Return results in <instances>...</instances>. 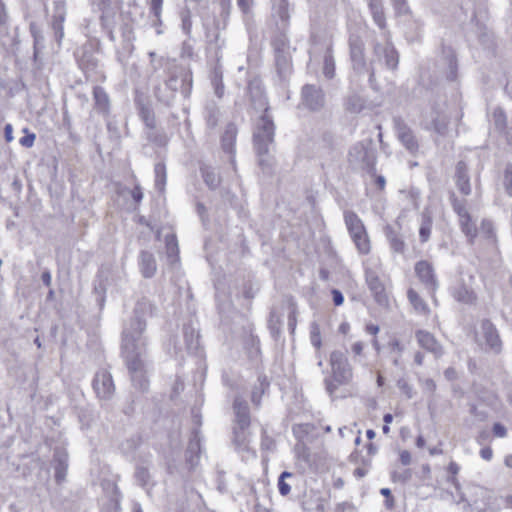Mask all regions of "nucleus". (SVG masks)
<instances>
[{"label":"nucleus","mask_w":512,"mask_h":512,"mask_svg":"<svg viewBox=\"0 0 512 512\" xmlns=\"http://www.w3.org/2000/svg\"><path fill=\"white\" fill-rule=\"evenodd\" d=\"M131 196L134 199V201L137 202V203H139L142 200L143 192H142V189H141V187L139 185H136L132 189Z\"/></svg>","instance_id":"338daca9"},{"label":"nucleus","mask_w":512,"mask_h":512,"mask_svg":"<svg viewBox=\"0 0 512 512\" xmlns=\"http://www.w3.org/2000/svg\"><path fill=\"white\" fill-rule=\"evenodd\" d=\"M205 183L210 188H216L220 183L219 175L214 170L204 169L202 171Z\"/></svg>","instance_id":"c03bdc74"},{"label":"nucleus","mask_w":512,"mask_h":512,"mask_svg":"<svg viewBox=\"0 0 512 512\" xmlns=\"http://www.w3.org/2000/svg\"><path fill=\"white\" fill-rule=\"evenodd\" d=\"M237 3L244 13H248L253 5V0H237Z\"/></svg>","instance_id":"774afa93"},{"label":"nucleus","mask_w":512,"mask_h":512,"mask_svg":"<svg viewBox=\"0 0 512 512\" xmlns=\"http://www.w3.org/2000/svg\"><path fill=\"white\" fill-rule=\"evenodd\" d=\"M163 0H150V9L153 15L160 20V15L162 11Z\"/></svg>","instance_id":"6e6d98bb"},{"label":"nucleus","mask_w":512,"mask_h":512,"mask_svg":"<svg viewBox=\"0 0 512 512\" xmlns=\"http://www.w3.org/2000/svg\"><path fill=\"white\" fill-rule=\"evenodd\" d=\"M330 366L333 380L326 379V390L333 395L339 385L348 384L353 377V372L348 359L341 351H333L330 354Z\"/></svg>","instance_id":"7ed1b4c3"},{"label":"nucleus","mask_w":512,"mask_h":512,"mask_svg":"<svg viewBox=\"0 0 512 512\" xmlns=\"http://www.w3.org/2000/svg\"><path fill=\"white\" fill-rule=\"evenodd\" d=\"M237 136V128L233 123H230L226 126L225 132L222 136V147L223 149L230 153H234V144Z\"/></svg>","instance_id":"a878e982"},{"label":"nucleus","mask_w":512,"mask_h":512,"mask_svg":"<svg viewBox=\"0 0 512 512\" xmlns=\"http://www.w3.org/2000/svg\"><path fill=\"white\" fill-rule=\"evenodd\" d=\"M30 31H31V34H32V36L34 38L35 47H37L40 44L42 45L44 38L41 35L40 30L38 29L36 24L32 23L30 25Z\"/></svg>","instance_id":"4d7b16f0"},{"label":"nucleus","mask_w":512,"mask_h":512,"mask_svg":"<svg viewBox=\"0 0 512 512\" xmlns=\"http://www.w3.org/2000/svg\"><path fill=\"white\" fill-rule=\"evenodd\" d=\"M449 117L445 113L435 112L432 118V127L439 135H445L448 130Z\"/></svg>","instance_id":"2f4dec72"},{"label":"nucleus","mask_w":512,"mask_h":512,"mask_svg":"<svg viewBox=\"0 0 512 512\" xmlns=\"http://www.w3.org/2000/svg\"><path fill=\"white\" fill-rule=\"evenodd\" d=\"M335 72V62L330 51L324 55L323 73L327 78H332Z\"/></svg>","instance_id":"79ce46f5"},{"label":"nucleus","mask_w":512,"mask_h":512,"mask_svg":"<svg viewBox=\"0 0 512 512\" xmlns=\"http://www.w3.org/2000/svg\"><path fill=\"white\" fill-rule=\"evenodd\" d=\"M407 297L410 303L413 305L414 309L418 313L427 314L429 312L428 305L425 301L419 296V294L414 289H409L407 292Z\"/></svg>","instance_id":"72a5a7b5"},{"label":"nucleus","mask_w":512,"mask_h":512,"mask_svg":"<svg viewBox=\"0 0 512 512\" xmlns=\"http://www.w3.org/2000/svg\"><path fill=\"white\" fill-rule=\"evenodd\" d=\"M65 20V5L62 2L55 4V11L52 17V28L55 33V38L58 44H60L64 37L63 23Z\"/></svg>","instance_id":"a211bd4d"},{"label":"nucleus","mask_w":512,"mask_h":512,"mask_svg":"<svg viewBox=\"0 0 512 512\" xmlns=\"http://www.w3.org/2000/svg\"><path fill=\"white\" fill-rule=\"evenodd\" d=\"M412 477L410 469L394 470L391 474V478L394 482L407 483Z\"/></svg>","instance_id":"a18cd8bd"},{"label":"nucleus","mask_w":512,"mask_h":512,"mask_svg":"<svg viewBox=\"0 0 512 512\" xmlns=\"http://www.w3.org/2000/svg\"><path fill=\"white\" fill-rule=\"evenodd\" d=\"M415 338L421 348L433 354L436 358L443 355V347L432 333L426 330H417L415 332Z\"/></svg>","instance_id":"9d476101"},{"label":"nucleus","mask_w":512,"mask_h":512,"mask_svg":"<svg viewBox=\"0 0 512 512\" xmlns=\"http://www.w3.org/2000/svg\"><path fill=\"white\" fill-rule=\"evenodd\" d=\"M398 387L408 398L413 397L412 387L406 381H399Z\"/></svg>","instance_id":"680f3d73"},{"label":"nucleus","mask_w":512,"mask_h":512,"mask_svg":"<svg viewBox=\"0 0 512 512\" xmlns=\"http://www.w3.org/2000/svg\"><path fill=\"white\" fill-rule=\"evenodd\" d=\"M273 16L278 17L283 22L289 19V5L287 0H275L273 4Z\"/></svg>","instance_id":"58836bf2"},{"label":"nucleus","mask_w":512,"mask_h":512,"mask_svg":"<svg viewBox=\"0 0 512 512\" xmlns=\"http://www.w3.org/2000/svg\"><path fill=\"white\" fill-rule=\"evenodd\" d=\"M153 312L152 303L141 298L137 301L133 317L124 324L122 331V354L133 385L141 391L148 387L146 362V317Z\"/></svg>","instance_id":"f257e3e1"},{"label":"nucleus","mask_w":512,"mask_h":512,"mask_svg":"<svg viewBox=\"0 0 512 512\" xmlns=\"http://www.w3.org/2000/svg\"><path fill=\"white\" fill-rule=\"evenodd\" d=\"M455 182L456 186L462 194L469 195L471 193L468 167L464 161H459L456 165Z\"/></svg>","instance_id":"dca6fc26"},{"label":"nucleus","mask_w":512,"mask_h":512,"mask_svg":"<svg viewBox=\"0 0 512 512\" xmlns=\"http://www.w3.org/2000/svg\"><path fill=\"white\" fill-rule=\"evenodd\" d=\"M351 239L354 242V244L357 248V251L360 254L366 255V254L370 253L371 242H370V238H369V235L366 230L364 232H362L361 234H358L357 236L352 237Z\"/></svg>","instance_id":"473e14b6"},{"label":"nucleus","mask_w":512,"mask_h":512,"mask_svg":"<svg viewBox=\"0 0 512 512\" xmlns=\"http://www.w3.org/2000/svg\"><path fill=\"white\" fill-rule=\"evenodd\" d=\"M492 120L495 128L502 132L506 141L512 145V119L508 122L503 109L497 107L493 110Z\"/></svg>","instance_id":"4468645a"},{"label":"nucleus","mask_w":512,"mask_h":512,"mask_svg":"<svg viewBox=\"0 0 512 512\" xmlns=\"http://www.w3.org/2000/svg\"><path fill=\"white\" fill-rule=\"evenodd\" d=\"M168 71V78L165 81L166 86L171 89L172 91H177L178 86V79L182 80V86L187 85L185 88V92H188L192 83V77L191 73L189 71H186L180 67H178L176 64H174V67L172 69L167 70Z\"/></svg>","instance_id":"f8f14e48"},{"label":"nucleus","mask_w":512,"mask_h":512,"mask_svg":"<svg viewBox=\"0 0 512 512\" xmlns=\"http://www.w3.org/2000/svg\"><path fill=\"white\" fill-rule=\"evenodd\" d=\"M79 66L87 73L89 72L90 70H94L97 66V63L96 61L91 58L90 56L87 58V57H83L80 61H79Z\"/></svg>","instance_id":"5fc2aeb1"},{"label":"nucleus","mask_w":512,"mask_h":512,"mask_svg":"<svg viewBox=\"0 0 512 512\" xmlns=\"http://www.w3.org/2000/svg\"><path fill=\"white\" fill-rule=\"evenodd\" d=\"M344 221L351 238L366 230L362 220L353 211L344 212Z\"/></svg>","instance_id":"412c9836"},{"label":"nucleus","mask_w":512,"mask_h":512,"mask_svg":"<svg viewBox=\"0 0 512 512\" xmlns=\"http://www.w3.org/2000/svg\"><path fill=\"white\" fill-rule=\"evenodd\" d=\"M396 132L399 140L411 153L418 149V142L413 135V132L401 121H396Z\"/></svg>","instance_id":"2eb2a0df"},{"label":"nucleus","mask_w":512,"mask_h":512,"mask_svg":"<svg viewBox=\"0 0 512 512\" xmlns=\"http://www.w3.org/2000/svg\"><path fill=\"white\" fill-rule=\"evenodd\" d=\"M401 194L411 203L414 209H418L420 193L417 189L403 190Z\"/></svg>","instance_id":"09e8293b"},{"label":"nucleus","mask_w":512,"mask_h":512,"mask_svg":"<svg viewBox=\"0 0 512 512\" xmlns=\"http://www.w3.org/2000/svg\"><path fill=\"white\" fill-rule=\"evenodd\" d=\"M415 273L429 292L434 293L436 291L438 281L431 263L425 260L418 261L415 264Z\"/></svg>","instance_id":"1a4fd4ad"},{"label":"nucleus","mask_w":512,"mask_h":512,"mask_svg":"<svg viewBox=\"0 0 512 512\" xmlns=\"http://www.w3.org/2000/svg\"><path fill=\"white\" fill-rule=\"evenodd\" d=\"M452 295L456 301L464 304H473L476 300L474 292L462 283L453 288Z\"/></svg>","instance_id":"393cba45"},{"label":"nucleus","mask_w":512,"mask_h":512,"mask_svg":"<svg viewBox=\"0 0 512 512\" xmlns=\"http://www.w3.org/2000/svg\"><path fill=\"white\" fill-rule=\"evenodd\" d=\"M233 408L235 412V426L239 428H249L250 414L247 403L240 398H236Z\"/></svg>","instance_id":"f3484780"},{"label":"nucleus","mask_w":512,"mask_h":512,"mask_svg":"<svg viewBox=\"0 0 512 512\" xmlns=\"http://www.w3.org/2000/svg\"><path fill=\"white\" fill-rule=\"evenodd\" d=\"M68 456L64 451H55L54 463H55V479L58 483L62 482L66 476Z\"/></svg>","instance_id":"b1692460"},{"label":"nucleus","mask_w":512,"mask_h":512,"mask_svg":"<svg viewBox=\"0 0 512 512\" xmlns=\"http://www.w3.org/2000/svg\"><path fill=\"white\" fill-rule=\"evenodd\" d=\"M135 477L142 486L147 485L150 480L149 471L145 467H138L135 472Z\"/></svg>","instance_id":"603ef678"},{"label":"nucleus","mask_w":512,"mask_h":512,"mask_svg":"<svg viewBox=\"0 0 512 512\" xmlns=\"http://www.w3.org/2000/svg\"><path fill=\"white\" fill-rule=\"evenodd\" d=\"M447 64L449 67V73L447 75V78L451 81H454L456 79L457 62L455 55L452 52H449L447 56Z\"/></svg>","instance_id":"3c124183"},{"label":"nucleus","mask_w":512,"mask_h":512,"mask_svg":"<svg viewBox=\"0 0 512 512\" xmlns=\"http://www.w3.org/2000/svg\"><path fill=\"white\" fill-rule=\"evenodd\" d=\"M175 61L166 57H159L158 59H153V63L151 64V68L154 72L158 71L161 68L170 70L174 67Z\"/></svg>","instance_id":"37998d69"},{"label":"nucleus","mask_w":512,"mask_h":512,"mask_svg":"<svg viewBox=\"0 0 512 512\" xmlns=\"http://www.w3.org/2000/svg\"><path fill=\"white\" fill-rule=\"evenodd\" d=\"M7 14L3 2L0 0V34L5 32V22Z\"/></svg>","instance_id":"052dcab7"},{"label":"nucleus","mask_w":512,"mask_h":512,"mask_svg":"<svg viewBox=\"0 0 512 512\" xmlns=\"http://www.w3.org/2000/svg\"><path fill=\"white\" fill-rule=\"evenodd\" d=\"M453 209L457 213L459 219L463 218V216L470 215L465 207V205L458 200L454 199L453 201Z\"/></svg>","instance_id":"13d9d810"},{"label":"nucleus","mask_w":512,"mask_h":512,"mask_svg":"<svg viewBox=\"0 0 512 512\" xmlns=\"http://www.w3.org/2000/svg\"><path fill=\"white\" fill-rule=\"evenodd\" d=\"M249 432L248 428L234 427V445L240 451L249 450Z\"/></svg>","instance_id":"c756f323"},{"label":"nucleus","mask_w":512,"mask_h":512,"mask_svg":"<svg viewBox=\"0 0 512 512\" xmlns=\"http://www.w3.org/2000/svg\"><path fill=\"white\" fill-rule=\"evenodd\" d=\"M325 504V499L318 494H313L303 502V509L305 512H325Z\"/></svg>","instance_id":"c85d7f7f"},{"label":"nucleus","mask_w":512,"mask_h":512,"mask_svg":"<svg viewBox=\"0 0 512 512\" xmlns=\"http://www.w3.org/2000/svg\"><path fill=\"white\" fill-rule=\"evenodd\" d=\"M139 116L141 117V119L143 120V122L145 123V125L148 128L154 129L156 127V120H155L154 112L149 106H147L143 103H140L139 104Z\"/></svg>","instance_id":"4c0bfd02"},{"label":"nucleus","mask_w":512,"mask_h":512,"mask_svg":"<svg viewBox=\"0 0 512 512\" xmlns=\"http://www.w3.org/2000/svg\"><path fill=\"white\" fill-rule=\"evenodd\" d=\"M462 232L469 238L470 241L477 235V228L471 220V216H463L459 219Z\"/></svg>","instance_id":"ea45409f"},{"label":"nucleus","mask_w":512,"mask_h":512,"mask_svg":"<svg viewBox=\"0 0 512 512\" xmlns=\"http://www.w3.org/2000/svg\"><path fill=\"white\" fill-rule=\"evenodd\" d=\"M218 111L216 108H213L209 110V113L207 115V124L211 127L216 126L218 118H217Z\"/></svg>","instance_id":"e2e57ef3"},{"label":"nucleus","mask_w":512,"mask_h":512,"mask_svg":"<svg viewBox=\"0 0 512 512\" xmlns=\"http://www.w3.org/2000/svg\"><path fill=\"white\" fill-rule=\"evenodd\" d=\"M155 171V187L159 191L164 190V186L166 183V168L162 163H157L154 168Z\"/></svg>","instance_id":"a19ab883"},{"label":"nucleus","mask_w":512,"mask_h":512,"mask_svg":"<svg viewBox=\"0 0 512 512\" xmlns=\"http://www.w3.org/2000/svg\"><path fill=\"white\" fill-rule=\"evenodd\" d=\"M369 8L372 13L374 22L381 28L386 27L385 16L383 12L382 0H369Z\"/></svg>","instance_id":"7c9ffc66"},{"label":"nucleus","mask_w":512,"mask_h":512,"mask_svg":"<svg viewBox=\"0 0 512 512\" xmlns=\"http://www.w3.org/2000/svg\"><path fill=\"white\" fill-rule=\"evenodd\" d=\"M302 100L305 106L311 110H318L324 104L322 90L315 85H305L302 89Z\"/></svg>","instance_id":"ddd939ff"},{"label":"nucleus","mask_w":512,"mask_h":512,"mask_svg":"<svg viewBox=\"0 0 512 512\" xmlns=\"http://www.w3.org/2000/svg\"><path fill=\"white\" fill-rule=\"evenodd\" d=\"M481 333L488 349L495 354L500 353L502 350V341L496 327L489 320L482 321Z\"/></svg>","instance_id":"9b49d317"},{"label":"nucleus","mask_w":512,"mask_h":512,"mask_svg":"<svg viewBox=\"0 0 512 512\" xmlns=\"http://www.w3.org/2000/svg\"><path fill=\"white\" fill-rule=\"evenodd\" d=\"M93 389L98 398L109 400L115 392L112 375L105 369L97 371L93 380Z\"/></svg>","instance_id":"0eeeda50"},{"label":"nucleus","mask_w":512,"mask_h":512,"mask_svg":"<svg viewBox=\"0 0 512 512\" xmlns=\"http://www.w3.org/2000/svg\"><path fill=\"white\" fill-rule=\"evenodd\" d=\"M481 232L486 235V237L493 236V224L488 220H483L481 224Z\"/></svg>","instance_id":"bf43d9fd"},{"label":"nucleus","mask_w":512,"mask_h":512,"mask_svg":"<svg viewBox=\"0 0 512 512\" xmlns=\"http://www.w3.org/2000/svg\"><path fill=\"white\" fill-rule=\"evenodd\" d=\"M211 84L218 98L224 95V84L222 82V70L220 66H216L211 74Z\"/></svg>","instance_id":"e433bc0d"},{"label":"nucleus","mask_w":512,"mask_h":512,"mask_svg":"<svg viewBox=\"0 0 512 512\" xmlns=\"http://www.w3.org/2000/svg\"><path fill=\"white\" fill-rule=\"evenodd\" d=\"M365 279L375 301L381 306H387L389 301L386 289L376 271L367 268L365 270Z\"/></svg>","instance_id":"6e6552de"},{"label":"nucleus","mask_w":512,"mask_h":512,"mask_svg":"<svg viewBox=\"0 0 512 512\" xmlns=\"http://www.w3.org/2000/svg\"><path fill=\"white\" fill-rule=\"evenodd\" d=\"M384 43H376L374 45L375 61H384L388 69L395 70L398 66L399 58L396 50L389 40V33L384 32Z\"/></svg>","instance_id":"423d86ee"},{"label":"nucleus","mask_w":512,"mask_h":512,"mask_svg":"<svg viewBox=\"0 0 512 512\" xmlns=\"http://www.w3.org/2000/svg\"><path fill=\"white\" fill-rule=\"evenodd\" d=\"M365 106V100L356 93L349 95L345 101L346 110L351 113H359Z\"/></svg>","instance_id":"c9c22d12"},{"label":"nucleus","mask_w":512,"mask_h":512,"mask_svg":"<svg viewBox=\"0 0 512 512\" xmlns=\"http://www.w3.org/2000/svg\"><path fill=\"white\" fill-rule=\"evenodd\" d=\"M348 161L354 169L371 172L375 170L376 152L370 142H359L350 149Z\"/></svg>","instance_id":"20e7f679"},{"label":"nucleus","mask_w":512,"mask_h":512,"mask_svg":"<svg viewBox=\"0 0 512 512\" xmlns=\"http://www.w3.org/2000/svg\"><path fill=\"white\" fill-rule=\"evenodd\" d=\"M384 234L393 252L399 254L405 252L406 244L399 231L395 230L391 225H386L384 227Z\"/></svg>","instance_id":"6ab92c4d"},{"label":"nucleus","mask_w":512,"mask_h":512,"mask_svg":"<svg viewBox=\"0 0 512 512\" xmlns=\"http://www.w3.org/2000/svg\"><path fill=\"white\" fill-rule=\"evenodd\" d=\"M140 272L145 278H151L157 270L156 259L151 252L142 251L139 255Z\"/></svg>","instance_id":"aec40b11"},{"label":"nucleus","mask_w":512,"mask_h":512,"mask_svg":"<svg viewBox=\"0 0 512 512\" xmlns=\"http://www.w3.org/2000/svg\"><path fill=\"white\" fill-rule=\"evenodd\" d=\"M184 341L190 354H196L199 350V334L191 327L184 328Z\"/></svg>","instance_id":"bb28decb"},{"label":"nucleus","mask_w":512,"mask_h":512,"mask_svg":"<svg viewBox=\"0 0 512 512\" xmlns=\"http://www.w3.org/2000/svg\"><path fill=\"white\" fill-rule=\"evenodd\" d=\"M293 476L290 472H283L278 480V488L281 495L286 496L290 493L291 487L288 483H286V478H291Z\"/></svg>","instance_id":"de8ad7c7"},{"label":"nucleus","mask_w":512,"mask_h":512,"mask_svg":"<svg viewBox=\"0 0 512 512\" xmlns=\"http://www.w3.org/2000/svg\"><path fill=\"white\" fill-rule=\"evenodd\" d=\"M310 340L312 345L319 350L322 344L319 325L315 322L310 327Z\"/></svg>","instance_id":"49530a36"},{"label":"nucleus","mask_w":512,"mask_h":512,"mask_svg":"<svg viewBox=\"0 0 512 512\" xmlns=\"http://www.w3.org/2000/svg\"><path fill=\"white\" fill-rule=\"evenodd\" d=\"M387 350L392 359L393 365L399 366L404 351V346L401 344L400 340L396 337L391 338L387 343Z\"/></svg>","instance_id":"cd10ccee"},{"label":"nucleus","mask_w":512,"mask_h":512,"mask_svg":"<svg viewBox=\"0 0 512 512\" xmlns=\"http://www.w3.org/2000/svg\"><path fill=\"white\" fill-rule=\"evenodd\" d=\"M504 186L507 193L512 196V165H507L504 171Z\"/></svg>","instance_id":"864d4df0"},{"label":"nucleus","mask_w":512,"mask_h":512,"mask_svg":"<svg viewBox=\"0 0 512 512\" xmlns=\"http://www.w3.org/2000/svg\"><path fill=\"white\" fill-rule=\"evenodd\" d=\"M201 438L198 431H194L193 438L190 440L189 445L187 447V454L196 453L199 455L201 446H200Z\"/></svg>","instance_id":"8fccbe9b"},{"label":"nucleus","mask_w":512,"mask_h":512,"mask_svg":"<svg viewBox=\"0 0 512 512\" xmlns=\"http://www.w3.org/2000/svg\"><path fill=\"white\" fill-rule=\"evenodd\" d=\"M93 98L95 103V109L99 113L107 114L109 112L110 101L106 91L100 86L94 87Z\"/></svg>","instance_id":"5701e85b"},{"label":"nucleus","mask_w":512,"mask_h":512,"mask_svg":"<svg viewBox=\"0 0 512 512\" xmlns=\"http://www.w3.org/2000/svg\"><path fill=\"white\" fill-rule=\"evenodd\" d=\"M35 141V134H28L20 139V144L24 147L30 148Z\"/></svg>","instance_id":"69168bd1"},{"label":"nucleus","mask_w":512,"mask_h":512,"mask_svg":"<svg viewBox=\"0 0 512 512\" xmlns=\"http://www.w3.org/2000/svg\"><path fill=\"white\" fill-rule=\"evenodd\" d=\"M432 224V213L428 208H425L421 213V223L419 228V238L422 243H426L430 239Z\"/></svg>","instance_id":"4be33fe9"},{"label":"nucleus","mask_w":512,"mask_h":512,"mask_svg":"<svg viewBox=\"0 0 512 512\" xmlns=\"http://www.w3.org/2000/svg\"><path fill=\"white\" fill-rule=\"evenodd\" d=\"M350 57H351L353 69L358 74H362L365 71H368V69L366 67L365 58H364V45H363L362 41H360L359 39H351L350 40ZM375 74H376V69L372 63L371 67L369 69V81H370L371 86L374 89H377V87L374 84Z\"/></svg>","instance_id":"39448f33"},{"label":"nucleus","mask_w":512,"mask_h":512,"mask_svg":"<svg viewBox=\"0 0 512 512\" xmlns=\"http://www.w3.org/2000/svg\"><path fill=\"white\" fill-rule=\"evenodd\" d=\"M166 253L171 263L177 260L179 248L175 234L165 236Z\"/></svg>","instance_id":"f704fd0d"},{"label":"nucleus","mask_w":512,"mask_h":512,"mask_svg":"<svg viewBox=\"0 0 512 512\" xmlns=\"http://www.w3.org/2000/svg\"><path fill=\"white\" fill-rule=\"evenodd\" d=\"M274 123L267 114L259 118L253 132L254 148L260 157V164L268 162L267 156L274 141Z\"/></svg>","instance_id":"f03ea898"},{"label":"nucleus","mask_w":512,"mask_h":512,"mask_svg":"<svg viewBox=\"0 0 512 512\" xmlns=\"http://www.w3.org/2000/svg\"><path fill=\"white\" fill-rule=\"evenodd\" d=\"M493 434L497 437L502 438L507 435V430L501 423H495L493 425Z\"/></svg>","instance_id":"0e129e2a"}]
</instances>
